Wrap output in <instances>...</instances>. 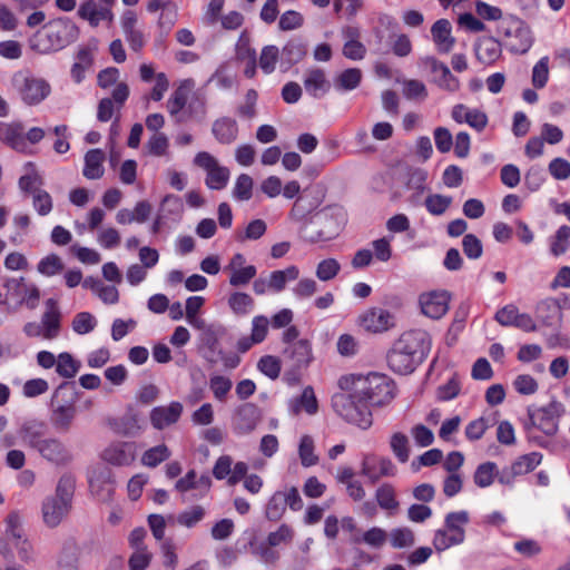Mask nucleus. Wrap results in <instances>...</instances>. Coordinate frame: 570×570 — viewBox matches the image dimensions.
Segmentation results:
<instances>
[{"mask_svg": "<svg viewBox=\"0 0 570 570\" xmlns=\"http://www.w3.org/2000/svg\"><path fill=\"white\" fill-rule=\"evenodd\" d=\"M337 385L341 391L332 396L334 412L362 430L373 423L370 406L384 405L394 397L393 382L379 373L344 375Z\"/></svg>", "mask_w": 570, "mask_h": 570, "instance_id": "nucleus-1", "label": "nucleus"}, {"mask_svg": "<svg viewBox=\"0 0 570 570\" xmlns=\"http://www.w3.org/2000/svg\"><path fill=\"white\" fill-rule=\"evenodd\" d=\"M386 540H387V533L385 532V530L377 528V527L371 528L370 530L364 532L362 535L355 534V535H352V538H351V542H353V543L364 542L367 546H370L372 548H376V549L384 546Z\"/></svg>", "mask_w": 570, "mask_h": 570, "instance_id": "nucleus-42", "label": "nucleus"}, {"mask_svg": "<svg viewBox=\"0 0 570 570\" xmlns=\"http://www.w3.org/2000/svg\"><path fill=\"white\" fill-rule=\"evenodd\" d=\"M570 244V227L567 225H562L556 232V235L551 242V253L554 256L563 255Z\"/></svg>", "mask_w": 570, "mask_h": 570, "instance_id": "nucleus-54", "label": "nucleus"}, {"mask_svg": "<svg viewBox=\"0 0 570 570\" xmlns=\"http://www.w3.org/2000/svg\"><path fill=\"white\" fill-rule=\"evenodd\" d=\"M96 325L97 320L89 312H80L76 314L71 324L72 330L79 335H85L92 332Z\"/></svg>", "mask_w": 570, "mask_h": 570, "instance_id": "nucleus-56", "label": "nucleus"}, {"mask_svg": "<svg viewBox=\"0 0 570 570\" xmlns=\"http://www.w3.org/2000/svg\"><path fill=\"white\" fill-rule=\"evenodd\" d=\"M314 441L312 436L304 435L301 439L298 446V455L303 466L308 468L317 464L318 456L314 453Z\"/></svg>", "mask_w": 570, "mask_h": 570, "instance_id": "nucleus-50", "label": "nucleus"}, {"mask_svg": "<svg viewBox=\"0 0 570 570\" xmlns=\"http://www.w3.org/2000/svg\"><path fill=\"white\" fill-rule=\"evenodd\" d=\"M32 206L40 216H47L53 208L51 195L41 188H35L32 194Z\"/></svg>", "mask_w": 570, "mask_h": 570, "instance_id": "nucleus-51", "label": "nucleus"}, {"mask_svg": "<svg viewBox=\"0 0 570 570\" xmlns=\"http://www.w3.org/2000/svg\"><path fill=\"white\" fill-rule=\"evenodd\" d=\"M75 396L67 383L59 385L51 397L50 422L59 432H68L76 419Z\"/></svg>", "mask_w": 570, "mask_h": 570, "instance_id": "nucleus-8", "label": "nucleus"}, {"mask_svg": "<svg viewBox=\"0 0 570 570\" xmlns=\"http://www.w3.org/2000/svg\"><path fill=\"white\" fill-rule=\"evenodd\" d=\"M4 540L10 542L22 559L28 558L30 543L23 530L22 515L18 510L10 511L3 520Z\"/></svg>", "mask_w": 570, "mask_h": 570, "instance_id": "nucleus-12", "label": "nucleus"}, {"mask_svg": "<svg viewBox=\"0 0 570 570\" xmlns=\"http://www.w3.org/2000/svg\"><path fill=\"white\" fill-rule=\"evenodd\" d=\"M346 223L345 210L337 205L316 212L303 227V237L309 243L335 238Z\"/></svg>", "mask_w": 570, "mask_h": 570, "instance_id": "nucleus-5", "label": "nucleus"}, {"mask_svg": "<svg viewBox=\"0 0 570 570\" xmlns=\"http://www.w3.org/2000/svg\"><path fill=\"white\" fill-rule=\"evenodd\" d=\"M311 360L312 348L306 340H299L289 344L283 352V361L292 370L307 366Z\"/></svg>", "mask_w": 570, "mask_h": 570, "instance_id": "nucleus-20", "label": "nucleus"}, {"mask_svg": "<svg viewBox=\"0 0 570 570\" xmlns=\"http://www.w3.org/2000/svg\"><path fill=\"white\" fill-rule=\"evenodd\" d=\"M76 480L70 473H63L56 485L55 493L43 499L41 517L46 527L55 529L62 523L72 509Z\"/></svg>", "mask_w": 570, "mask_h": 570, "instance_id": "nucleus-4", "label": "nucleus"}, {"mask_svg": "<svg viewBox=\"0 0 570 570\" xmlns=\"http://www.w3.org/2000/svg\"><path fill=\"white\" fill-rule=\"evenodd\" d=\"M360 324L368 332L381 333L393 326V316L384 308L373 307L361 315Z\"/></svg>", "mask_w": 570, "mask_h": 570, "instance_id": "nucleus-22", "label": "nucleus"}, {"mask_svg": "<svg viewBox=\"0 0 570 570\" xmlns=\"http://www.w3.org/2000/svg\"><path fill=\"white\" fill-rule=\"evenodd\" d=\"M501 43L493 37H484L475 46L478 60L485 65L494 63L501 57Z\"/></svg>", "mask_w": 570, "mask_h": 570, "instance_id": "nucleus-32", "label": "nucleus"}, {"mask_svg": "<svg viewBox=\"0 0 570 570\" xmlns=\"http://www.w3.org/2000/svg\"><path fill=\"white\" fill-rule=\"evenodd\" d=\"M375 499L379 507L387 511L390 514H394L400 508V503L396 499V491L390 483H383L376 489Z\"/></svg>", "mask_w": 570, "mask_h": 570, "instance_id": "nucleus-36", "label": "nucleus"}, {"mask_svg": "<svg viewBox=\"0 0 570 570\" xmlns=\"http://www.w3.org/2000/svg\"><path fill=\"white\" fill-rule=\"evenodd\" d=\"M305 90L314 98H321L331 88L325 72L320 68H313L306 71L304 78Z\"/></svg>", "mask_w": 570, "mask_h": 570, "instance_id": "nucleus-29", "label": "nucleus"}, {"mask_svg": "<svg viewBox=\"0 0 570 570\" xmlns=\"http://www.w3.org/2000/svg\"><path fill=\"white\" fill-rule=\"evenodd\" d=\"M28 171L19 178V188L22 191L33 194L35 188H40L43 184L42 177L36 171L35 166L29 163Z\"/></svg>", "mask_w": 570, "mask_h": 570, "instance_id": "nucleus-57", "label": "nucleus"}, {"mask_svg": "<svg viewBox=\"0 0 570 570\" xmlns=\"http://www.w3.org/2000/svg\"><path fill=\"white\" fill-rule=\"evenodd\" d=\"M36 452L42 460L55 466H67L73 461L72 451L56 436L47 438Z\"/></svg>", "mask_w": 570, "mask_h": 570, "instance_id": "nucleus-13", "label": "nucleus"}, {"mask_svg": "<svg viewBox=\"0 0 570 570\" xmlns=\"http://www.w3.org/2000/svg\"><path fill=\"white\" fill-rule=\"evenodd\" d=\"M449 301L450 296L445 291L423 293L419 298L422 313L433 320H439L446 314Z\"/></svg>", "mask_w": 570, "mask_h": 570, "instance_id": "nucleus-15", "label": "nucleus"}, {"mask_svg": "<svg viewBox=\"0 0 570 570\" xmlns=\"http://www.w3.org/2000/svg\"><path fill=\"white\" fill-rule=\"evenodd\" d=\"M424 205L426 210L433 216L443 215L452 205V197L441 194H431L425 200Z\"/></svg>", "mask_w": 570, "mask_h": 570, "instance_id": "nucleus-46", "label": "nucleus"}, {"mask_svg": "<svg viewBox=\"0 0 570 570\" xmlns=\"http://www.w3.org/2000/svg\"><path fill=\"white\" fill-rule=\"evenodd\" d=\"M257 99V91L255 89H248L244 102L237 107V115L244 119H253L256 116Z\"/></svg>", "mask_w": 570, "mask_h": 570, "instance_id": "nucleus-60", "label": "nucleus"}, {"mask_svg": "<svg viewBox=\"0 0 570 570\" xmlns=\"http://www.w3.org/2000/svg\"><path fill=\"white\" fill-rule=\"evenodd\" d=\"M389 537L394 548H406L414 543V533L409 528L393 529Z\"/></svg>", "mask_w": 570, "mask_h": 570, "instance_id": "nucleus-63", "label": "nucleus"}, {"mask_svg": "<svg viewBox=\"0 0 570 570\" xmlns=\"http://www.w3.org/2000/svg\"><path fill=\"white\" fill-rule=\"evenodd\" d=\"M291 409L294 414L305 411L309 415H314L318 410V403L312 386H306L302 394L292 400Z\"/></svg>", "mask_w": 570, "mask_h": 570, "instance_id": "nucleus-35", "label": "nucleus"}, {"mask_svg": "<svg viewBox=\"0 0 570 570\" xmlns=\"http://www.w3.org/2000/svg\"><path fill=\"white\" fill-rule=\"evenodd\" d=\"M63 267L61 258L56 254H50L38 263L37 269L40 274L50 277L61 273Z\"/></svg>", "mask_w": 570, "mask_h": 570, "instance_id": "nucleus-55", "label": "nucleus"}, {"mask_svg": "<svg viewBox=\"0 0 570 570\" xmlns=\"http://www.w3.org/2000/svg\"><path fill=\"white\" fill-rule=\"evenodd\" d=\"M170 450L165 444H159L148 449L141 456V463L148 468H156L161 462L169 459Z\"/></svg>", "mask_w": 570, "mask_h": 570, "instance_id": "nucleus-45", "label": "nucleus"}, {"mask_svg": "<svg viewBox=\"0 0 570 570\" xmlns=\"http://www.w3.org/2000/svg\"><path fill=\"white\" fill-rule=\"evenodd\" d=\"M194 87L191 79H186L175 89L169 99L167 100V110L176 121H181L180 112L185 108L188 95Z\"/></svg>", "mask_w": 570, "mask_h": 570, "instance_id": "nucleus-28", "label": "nucleus"}, {"mask_svg": "<svg viewBox=\"0 0 570 570\" xmlns=\"http://www.w3.org/2000/svg\"><path fill=\"white\" fill-rule=\"evenodd\" d=\"M4 286L12 296L19 297L18 306L24 305L29 309H35L40 299L39 288L31 283H27L23 277L10 278Z\"/></svg>", "mask_w": 570, "mask_h": 570, "instance_id": "nucleus-14", "label": "nucleus"}, {"mask_svg": "<svg viewBox=\"0 0 570 570\" xmlns=\"http://www.w3.org/2000/svg\"><path fill=\"white\" fill-rule=\"evenodd\" d=\"M153 554L148 551V548H141L135 550L128 560L130 570H145L150 564Z\"/></svg>", "mask_w": 570, "mask_h": 570, "instance_id": "nucleus-64", "label": "nucleus"}, {"mask_svg": "<svg viewBox=\"0 0 570 570\" xmlns=\"http://www.w3.org/2000/svg\"><path fill=\"white\" fill-rule=\"evenodd\" d=\"M470 522L468 511L450 512L444 518V528L434 532L432 540L436 551L442 552L465 540V525Z\"/></svg>", "mask_w": 570, "mask_h": 570, "instance_id": "nucleus-7", "label": "nucleus"}, {"mask_svg": "<svg viewBox=\"0 0 570 570\" xmlns=\"http://www.w3.org/2000/svg\"><path fill=\"white\" fill-rule=\"evenodd\" d=\"M362 80V71L358 68H348L334 79V87L338 91H350L357 88Z\"/></svg>", "mask_w": 570, "mask_h": 570, "instance_id": "nucleus-39", "label": "nucleus"}, {"mask_svg": "<svg viewBox=\"0 0 570 570\" xmlns=\"http://www.w3.org/2000/svg\"><path fill=\"white\" fill-rule=\"evenodd\" d=\"M549 80V57H542L532 69V85L541 89Z\"/></svg>", "mask_w": 570, "mask_h": 570, "instance_id": "nucleus-59", "label": "nucleus"}, {"mask_svg": "<svg viewBox=\"0 0 570 570\" xmlns=\"http://www.w3.org/2000/svg\"><path fill=\"white\" fill-rule=\"evenodd\" d=\"M498 475V465L494 462H484L478 465L473 481L479 488L490 487Z\"/></svg>", "mask_w": 570, "mask_h": 570, "instance_id": "nucleus-43", "label": "nucleus"}, {"mask_svg": "<svg viewBox=\"0 0 570 570\" xmlns=\"http://www.w3.org/2000/svg\"><path fill=\"white\" fill-rule=\"evenodd\" d=\"M253 178L247 174H240L233 188V196L237 200H249L253 196Z\"/></svg>", "mask_w": 570, "mask_h": 570, "instance_id": "nucleus-52", "label": "nucleus"}, {"mask_svg": "<svg viewBox=\"0 0 570 570\" xmlns=\"http://www.w3.org/2000/svg\"><path fill=\"white\" fill-rule=\"evenodd\" d=\"M229 284L234 287L247 285L257 274L254 265H247L244 268H238L229 272Z\"/></svg>", "mask_w": 570, "mask_h": 570, "instance_id": "nucleus-61", "label": "nucleus"}, {"mask_svg": "<svg viewBox=\"0 0 570 570\" xmlns=\"http://www.w3.org/2000/svg\"><path fill=\"white\" fill-rule=\"evenodd\" d=\"M88 482L91 493L99 501H108L114 493L111 473L107 468H95L89 472Z\"/></svg>", "mask_w": 570, "mask_h": 570, "instance_id": "nucleus-18", "label": "nucleus"}, {"mask_svg": "<svg viewBox=\"0 0 570 570\" xmlns=\"http://www.w3.org/2000/svg\"><path fill=\"white\" fill-rule=\"evenodd\" d=\"M194 164L207 173L205 184L208 188L220 190L229 180V169L219 165L218 160L207 151H200L195 156Z\"/></svg>", "mask_w": 570, "mask_h": 570, "instance_id": "nucleus-11", "label": "nucleus"}, {"mask_svg": "<svg viewBox=\"0 0 570 570\" xmlns=\"http://www.w3.org/2000/svg\"><path fill=\"white\" fill-rule=\"evenodd\" d=\"M144 429V420L134 410L127 411L119 420L116 431L128 438H134L140 434Z\"/></svg>", "mask_w": 570, "mask_h": 570, "instance_id": "nucleus-33", "label": "nucleus"}, {"mask_svg": "<svg viewBox=\"0 0 570 570\" xmlns=\"http://www.w3.org/2000/svg\"><path fill=\"white\" fill-rule=\"evenodd\" d=\"M78 16L88 21L91 27H97L104 20H114L111 9L99 4L96 0H87L81 3L78 9Z\"/></svg>", "mask_w": 570, "mask_h": 570, "instance_id": "nucleus-27", "label": "nucleus"}, {"mask_svg": "<svg viewBox=\"0 0 570 570\" xmlns=\"http://www.w3.org/2000/svg\"><path fill=\"white\" fill-rule=\"evenodd\" d=\"M206 510L202 505H193L179 512L176 517V521L179 525L191 529L196 527L200 521L204 520Z\"/></svg>", "mask_w": 570, "mask_h": 570, "instance_id": "nucleus-44", "label": "nucleus"}, {"mask_svg": "<svg viewBox=\"0 0 570 570\" xmlns=\"http://www.w3.org/2000/svg\"><path fill=\"white\" fill-rule=\"evenodd\" d=\"M183 413V405L179 402H171L168 405L156 406L150 412L151 425L157 430H163L175 424Z\"/></svg>", "mask_w": 570, "mask_h": 570, "instance_id": "nucleus-24", "label": "nucleus"}, {"mask_svg": "<svg viewBox=\"0 0 570 570\" xmlns=\"http://www.w3.org/2000/svg\"><path fill=\"white\" fill-rule=\"evenodd\" d=\"M318 289L316 281L313 278H301L292 288V293L296 299L303 301L311 298Z\"/></svg>", "mask_w": 570, "mask_h": 570, "instance_id": "nucleus-58", "label": "nucleus"}, {"mask_svg": "<svg viewBox=\"0 0 570 570\" xmlns=\"http://www.w3.org/2000/svg\"><path fill=\"white\" fill-rule=\"evenodd\" d=\"M361 473L375 483L383 476H394L396 466L389 458L365 455L361 464Z\"/></svg>", "mask_w": 570, "mask_h": 570, "instance_id": "nucleus-16", "label": "nucleus"}, {"mask_svg": "<svg viewBox=\"0 0 570 570\" xmlns=\"http://www.w3.org/2000/svg\"><path fill=\"white\" fill-rule=\"evenodd\" d=\"M543 455L540 452H530L517 458L510 465L513 473L520 475L532 472L539 464H541Z\"/></svg>", "mask_w": 570, "mask_h": 570, "instance_id": "nucleus-38", "label": "nucleus"}, {"mask_svg": "<svg viewBox=\"0 0 570 570\" xmlns=\"http://www.w3.org/2000/svg\"><path fill=\"white\" fill-rule=\"evenodd\" d=\"M10 87L26 106H38L51 94L50 83L29 69L14 71L10 78Z\"/></svg>", "mask_w": 570, "mask_h": 570, "instance_id": "nucleus-6", "label": "nucleus"}, {"mask_svg": "<svg viewBox=\"0 0 570 570\" xmlns=\"http://www.w3.org/2000/svg\"><path fill=\"white\" fill-rule=\"evenodd\" d=\"M299 271L295 265H291L285 269L274 271L268 276L269 289L276 293L282 292L286 287L288 281L298 278Z\"/></svg>", "mask_w": 570, "mask_h": 570, "instance_id": "nucleus-37", "label": "nucleus"}, {"mask_svg": "<svg viewBox=\"0 0 570 570\" xmlns=\"http://www.w3.org/2000/svg\"><path fill=\"white\" fill-rule=\"evenodd\" d=\"M101 458L109 464L128 466L136 459V445L130 442L112 443L104 450Z\"/></svg>", "mask_w": 570, "mask_h": 570, "instance_id": "nucleus-19", "label": "nucleus"}, {"mask_svg": "<svg viewBox=\"0 0 570 570\" xmlns=\"http://www.w3.org/2000/svg\"><path fill=\"white\" fill-rule=\"evenodd\" d=\"M258 422V409L252 403H246L236 410L232 421V429L237 435H246L256 429Z\"/></svg>", "mask_w": 570, "mask_h": 570, "instance_id": "nucleus-17", "label": "nucleus"}, {"mask_svg": "<svg viewBox=\"0 0 570 570\" xmlns=\"http://www.w3.org/2000/svg\"><path fill=\"white\" fill-rule=\"evenodd\" d=\"M431 338L425 331L414 330L403 333L387 354L390 368L399 374H410L428 356Z\"/></svg>", "mask_w": 570, "mask_h": 570, "instance_id": "nucleus-2", "label": "nucleus"}, {"mask_svg": "<svg viewBox=\"0 0 570 570\" xmlns=\"http://www.w3.org/2000/svg\"><path fill=\"white\" fill-rule=\"evenodd\" d=\"M104 160L105 154L102 150H89L85 156L83 176L88 179H99L104 175Z\"/></svg>", "mask_w": 570, "mask_h": 570, "instance_id": "nucleus-34", "label": "nucleus"}, {"mask_svg": "<svg viewBox=\"0 0 570 570\" xmlns=\"http://www.w3.org/2000/svg\"><path fill=\"white\" fill-rule=\"evenodd\" d=\"M18 435L24 445L37 451L48 438L47 424L38 420L27 421L20 426Z\"/></svg>", "mask_w": 570, "mask_h": 570, "instance_id": "nucleus-23", "label": "nucleus"}, {"mask_svg": "<svg viewBox=\"0 0 570 570\" xmlns=\"http://www.w3.org/2000/svg\"><path fill=\"white\" fill-rule=\"evenodd\" d=\"M424 67L429 68L433 80L441 87L448 90H456L459 88L458 79L451 73L449 67L439 61L432 56H426L421 59Z\"/></svg>", "mask_w": 570, "mask_h": 570, "instance_id": "nucleus-21", "label": "nucleus"}, {"mask_svg": "<svg viewBox=\"0 0 570 570\" xmlns=\"http://www.w3.org/2000/svg\"><path fill=\"white\" fill-rule=\"evenodd\" d=\"M233 386V382L225 376L214 375L209 380V387L218 401H224Z\"/></svg>", "mask_w": 570, "mask_h": 570, "instance_id": "nucleus-62", "label": "nucleus"}, {"mask_svg": "<svg viewBox=\"0 0 570 570\" xmlns=\"http://www.w3.org/2000/svg\"><path fill=\"white\" fill-rule=\"evenodd\" d=\"M564 413V406L559 401H551L548 405L535 410H528L531 424L548 436H553L559 430V419Z\"/></svg>", "mask_w": 570, "mask_h": 570, "instance_id": "nucleus-10", "label": "nucleus"}, {"mask_svg": "<svg viewBox=\"0 0 570 570\" xmlns=\"http://www.w3.org/2000/svg\"><path fill=\"white\" fill-rule=\"evenodd\" d=\"M79 367L80 364L73 360L71 354L63 352L58 355L56 361V372L60 376L71 379L78 373Z\"/></svg>", "mask_w": 570, "mask_h": 570, "instance_id": "nucleus-49", "label": "nucleus"}, {"mask_svg": "<svg viewBox=\"0 0 570 570\" xmlns=\"http://www.w3.org/2000/svg\"><path fill=\"white\" fill-rule=\"evenodd\" d=\"M214 137L224 145L234 142L238 135V126L235 119L222 117L216 119L212 126Z\"/></svg>", "mask_w": 570, "mask_h": 570, "instance_id": "nucleus-31", "label": "nucleus"}, {"mask_svg": "<svg viewBox=\"0 0 570 570\" xmlns=\"http://www.w3.org/2000/svg\"><path fill=\"white\" fill-rule=\"evenodd\" d=\"M390 446L395 458L401 462L405 463L410 458V444L409 438L401 432L392 434L390 440Z\"/></svg>", "mask_w": 570, "mask_h": 570, "instance_id": "nucleus-48", "label": "nucleus"}, {"mask_svg": "<svg viewBox=\"0 0 570 570\" xmlns=\"http://www.w3.org/2000/svg\"><path fill=\"white\" fill-rule=\"evenodd\" d=\"M46 311L41 316V326L45 332V340H55L59 336L61 327V312L58 303L53 298H49L45 303Z\"/></svg>", "mask_w": 570, "mask_h": 570, "instance_id": "nucleus-25", "label": "nucleus"}, {"mask_svg": "<svg viewBox=\"0 0 570 570\" xmlns=\"http://www.w3.org/2000/svg\"><path fill=\"white\" fill-rule=\"evenodd\" d=\"M286 510V499L283 491H276L268 500L265 515L271 521H277Z\"/></svg>", "mask_w": 570, "mask_h": 570, "instance_id": "nucleus-47", "label": "nucleus"}, {"mask_svg": "<svg viewBox=\"0 0 570 570\" xmlns=\"http://www.w3.org/2000/svg\"><path fill=\"white\" fill-rule=\"evenodd\" d=\"M79 35L78 26L70 18L59 17L36 31L29 39V46L39 55H52L76 42Z\"/></svg>", "mask_w": 570, "mask_h": 570, "instance_id": "nucleus-3", "label": "nucleus"}, {"mask_svg": "<svg viewBox=\"0 0 570 570\" xmlns=\"http://www.w3.org/2000/svg\"><path fill=\"white\" fill-rule=\"evenodd\" d=\"M1 139L12 149L19 153L28 151L24 127L21 122L6 124L1 130Z\"/></svg>", "mask_w": 570, "mask_h": 570, "instance_id": "nucleus-30", "label": "nucleus"}, {"mask_svg": "<svg viewBox=\"0 0 570 570\" xmlns=\"http://www.w3.org/2000/svg\"><path fill=\"white\" fill-rule=\"evenodd\" d=\"M227 303L233 313L239 316L249 314L255 305L253 297L243 292L230 294Z\"/></svg>", "mask_w": 570, "mask_h": 570, "instance_id": "nucleus-40", "label": "nucleus"}, {"mask_svg": "<svg viewBox=\"0 0 570 570\" xmlns=\"http://www.w3.org/2000/svg\"><path fill=\"white\" fill-rule=\"evenodd\" d=\"M500 32L505 37V46L512 53H527L534 41L530 27L515 17L503 20Z\"/></svg>", "mask_w": 570, "mask_h": 570, "instance_id": "nucleus-9", "label": "nucleus"}, {"mask_svg": "<svg viewBox=\"0 0 570 570\" xmlns=\"http://www.w3.org/2000/svg\"><path fill=\"white\" fill-rule=\"evenodd\" d=\"M341 271V265L335 258H326L317 264L315 275L322 282L332 281Z\"/></svg>", "mask_w": 570, "mask_h": 570, "instance_id": "nucleus-53", "label": "nucleus"}, {"mask_svg": "<svg viewBox=\"0 0 570 570\" xmlns=\"http://www.w3.org/2000/svg\"><path fill=\"white\" fill-rule=\"evenodd\" d=\"M431 36L440 53H449L455 45V38L452 36V26L448 19L435 21L431 28Z\"/></svg>", "mask_w": 570, "mask_h": 570, "instance_id": "nucleus-26", "label": "nucleus"}, {"mask_svg": "<svg viewBox=\"0 0 570 570\" xmlns=\"http://www.w3.org/2000/svg\"><path fill=\"white\" fill-rule=\"evenodd\" d=\"M535 313L543 324L551 325L560 316L561 308L557 299L547 298L537 305Z\"/></svg>", "mask_w": 570, "mask_h": 570, "instance_id": "nucleus-41", "label": "nucleus"}]
</instances>
